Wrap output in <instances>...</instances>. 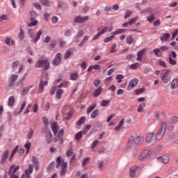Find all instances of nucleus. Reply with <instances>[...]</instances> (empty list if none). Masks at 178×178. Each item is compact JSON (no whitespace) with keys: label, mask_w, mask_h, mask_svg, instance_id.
Masks as SVG:
<instances>
[{"label":"nucleus","mask_w":178,"mask_h":178,"mask_svg":"<svg viewBox=\"0 0 178 178\" xmlns=\"http://www.w3.org/2000/svg\"><path fill=\"white\" fill-rule=\"evenodd\" d=\"M18 38L20 41H23L24 40V31L20 28L19 33L18 34Z\"/></svg>","instance_id":"c85d7f7f"},{"label":"nucleus","mask_w":178,"mask_h":178,"mask_svg":"<svg viewBox=\"0 0 178 178\" xmlns=\"http://www.w3.org/2000/svg\"><path fill=\"white\" fill-rule=\"evenodd\" d=\"M28 34L30 38H34V35H35V30L33 29H29L28 30Z\"/></svg>","instance_id":"7c9ffc66"},{"label":"nucleus","mask_w":178,"mask_h":178,"mask_svg":"<svg viewBox=\"0 0 178 178\" xmlns=\"http://www.w3.org/2000/svg\"><path fill=\"white\" fill-rule=\"evenodd\" d=\"M110 102H111V101H109V100H102L100 103V105L103 107L108 106V105H109Z\"/></svg>","instance_id":"a18cd8bd"},{"label":"nucleus","mask_w":178,"mask_h":178,"mask_svg":"<svg viewBox=\"0 0 178 178\" xmlns=\"http://www.w3.org/2000/svg\"><path fill=\"white\" fill-rule=\"evenodd\" d=\"M126 31H127V29H118L117 31L113 32L112 34H113V35H118V34H122V33H126Z\"/></svg>","instance_id":"cd10ccee"},{"label":"nucleus","mask_w":178,"mask_h":178,"mask_svg":"<svg viewBox=\"0 0 178 178\" xmlns=\"http://www.w3.org/2000/svg\"><path fill=\"white\" fill-rule=\"evenodd\" d=\"M134 145V136H131L129 138H128V142L125 146V149H130V148Z\"/></svg>","instance_id":"9b49d317"},{"label":"nucleus","mask_w":178,"mask_h":178,"mask_svg":"<svg viewBox=\"0 0 178 178\" xmlns=\"http://www.w3.org/2000/svg\"><path fill=\"white\" fill-rule=\"evenodd\" d=\"M38 24V20L33 19L31 20V22L28 24L29 27L35 26Z\"/></svg>","instance_id":"72a5a7b5"},{"label":"nucleus","mask_w":178,"mask_h":178,"mask_svg":"<svg viewBox=\"0 0 178 178\" xmlns=\"http://www.w3.org/2000/svg\"><path fill=\"white\" fill-rule=\"evenodd\" d=\"M154 19H155V15L154 13H152L150 15L147 16V21L149 23H152V22H154Z\"/></svg>","instance_id":"c03bdc74"},{"label":"nucleus","mask_w":178,"mask_h":178,"mask_svg":"<svg viewBox=\"0 0 178 178\" xmlns=\"http://www.w3.org/2000/svg\"><path fill=\"white\" fill-rule=\"evenodd\" d=\"M170 38V34L168 33L162 34V35L160 37V40L161 42L168 41Z\"/></svg>","instance_id":"412c9836"},{"label":"nucleus","mask_w":178,"mask_h":178,"mask_svg":"<svg viewBox=\"0 0 178 178\" xmlns=\"http://www.w3.org/2000/svg\"><path fill=\"white\" fill-rule=\"evenodd\" d=\"M144 91H145L144 88H141L137 89L136 90V95H140V94H142V92H144Z\"/></svg>","instance_id":"bf43d9fd"},{"label":"nucleus","mask_w":178,"mask_h":178,"mask_svg":"<svg viewBox=\"0 0 178 178\" xmlns=\"http://www.w3.org/2000/svg\"><path fill=\"white\" fill-rule=\"evenodd\" d=\"M93 84H94L95 87H98V86H99L101 84V80H99V79L95 80Z\"/></svg>","instance_id":"774afa93"},{"label":"nucleus","mask_w":178,"mask_h":178,"mask_svg":"<svg viewBox=\"0 0 178 178\" xmlns=\"http://www.w3.org/2000/svg\"><path fill=\"white\" fill-rule=\"evenodd\" d=\"M109 30V27L105 26L92 39V41H95V40H98L102 34H105L106 31H108Z\"/></svg>","instance_id":"9d476101"},{"label":"nucleus","mask_w":178,"mask_h":178,"mask_svg":"<svg viewBox=\"0 0 178 178\" xmlns=\"http://www.w3.org/2000/svg\"><path fill=\"white\" fill-rule=\"evenodd\" d=\"M24 147L26 149V154H29L30 152V148H31V143L28 142L24 145Z\"/></svg>","instance_id":"79ce46f5"},{"label":"nucleus","mask_w":178,"mask_h":178,"mask_svg":"<svg viewBox=\"0 0 178 178\" xmlns=\"http://www.w3.org/2000/svg\"><path fill=\"white\" fill-rule=\"evenodd\" d=\"M56 97L58 99H60L62 98V94H63V90L58 89L56 90Z\"/></svg>","instance_id":"2f4dec72"},{"label":"nucleus","mask_w":178,"mask_h":178,"mask_svg":"<svg viewBox=\"0 0 178 178\" xmlns=\"http://www.w3.org/2000/svg\"><path fill=\"white\" fill-rule=\"evenodd\" d=\"M40 2L43 5V6H49L51 3L49 0H40Z\"/></svg>","instance_id":"37998d69"},{"label":"nucleus","mask_w":178,"mask_h":178,"mask_svg":"<svg viewBox=\"0 0 178 178\" xmlns=\"http://www.w3.org/2000/svg\"><path fill=\"white\" fill-rule=\"evenodd\" d=\"M138 20V16H136L135 17L131 18L129 21L128 22L129 26H133L136 22Z\"/></svg>","instance_id":"c9c22d12"},{"label":"nucleus","mask_w":178,"mask_h":178,"mask_svg":"<svg viewBox=\"0 0 178 178\" xmlns=\"http://www.w3.org/2000/svg\"><path fill=\"white\" fill-rule=\"evenodd\" d=\"M144 54H145V49H143L138 53L137 60L138 62H141L143 60V56H144Z\"/></svg>","instance_id":"4be33fe9"},{"label":"nucleus","mask_w":178,"mask_h":178,"mask_svg":"<svg viewBox=\"0 0 178 178\" xmlns=\"http://www.w3.org/2000/svg\"><path fill=\"white\" fill-rule=\"evenodd\" d=\"M115 38V36L113 35L108 36V38H106L104 39V42H109V41H112L113 38Z\"/></svg>","instance_id":"680f3d73"},{"label":"nucleus","mask_w":178,"mask_h":178,"mask_svg":"<svg viewBox=\"0 0 178 178\" xmlns=\"http://www.w3.org/2000/svg\"><path fill=\"white\" fill-rule=\"evenodd\" d=\"M164 116H166V113L165 111H161L156 114V119H161V118H163Z\"/></svg>","instance_id":"e433bc0d"},{"label":"nucleus","mask_w":178,"mask_h":178,"mask_svg":"<svg viewBox=\"0 0 178 178\" xmlns=\"http://www.w3.org/2000/svg\"><path fill=\"white\" fill-rule=\"evenodd\" d=\"M32 162L33 163V165L35 166V170H38V159L35 156H32Z\"/></svg>","instance_id":"393cba45"},{"label":"nucleus","mask_w":178,"mask_h":178,"mask_svg":"<svg viewBox=\"0 0 178 178\" xmlns=\"http://www.w3.org/2000/svg\"><path fill=\"white\" fill-rule=\"evenodd\" d=\"M19 149V145H17L15 149L13 150L9 158V161H12V158H13V156H15V154L17 152V150Z\"/></svg>","instance_id":"f704fd0d"},{"label":"nucleus","mask_w":178,"mask_h":178,"mask_svg":"<svg viewBox=\"0 0 178 178\" xmlns=\"http://www.w3.org/2000/svg\"><path fill=\"white\" fill-rule=\"evenodd\" d=\"M29 15L31 16V20H33V19L37 17V13H35V11L34 10L30 11Z\"/></svg>","instance_id":"de8ad7c7"},{"label":"nucleus","mask_w":178,"mask_h":178,"mask_svg":"<svg viewBox=\"0 0 178 178\" xmlns=\"http://www.w3.org/2000/svg\"><path fill=\"white\" fill-rule=\"evenodd\" d=\"M161 127L158 130L157 133L163 134V136H165V133H166V129L168 127V123L165 121H162L161 123Z\"/></svg>","instance_id":"423d86ee"},{"label":"nucleus","mask_w":178,"mask_h":178,"mask_svg":"<svg viewBox=\"0 0 178 178\" xmlns=\"http://www.w3.org/2000/svg\"><path fill=\"white\" fill-rule=\"evenodd\" d=\"M69 86V81H65L64 82L61 83L58 86V88H66Z\"/></svg>","instance_id":"4c0bfd02"},{"label":"nucleus","mask_w":178,"mask_h":178,"mask_svg":"<svg viewBox=\"0 0 178 178\" xmlns=\"http://www.w3.org/2000/svg\"><path fill=\"white\" fill-rule=\"evenodd\" d=\"M8 106H13L15 105V96H10L8 99Z\"/></svg>","instance_id":"c756f323"},{"label":"nucleus","mask_w":178,"mask_h":178,"mask_svg":"<svg viewBox=\"0 0 178 178\" xmlns=\"http://www.w3.org/2000/svg\"><path fill=\"white\" fill-rule=\"evenodd\" d=\"M5 44H6V45H8V47H10V45H15L16 42H15V40L10 39V38H6L5 40Z\"/></svg>","instance_id":"b1692460"},{"label":"nucleus","mask_w":178,"mask_h":178,"mask_svg":"<svg viewBox=\"0 0 178 178\" xmlns=\"http://www.w3.org/2000/svg\"><path fill=\"white\" fill-rule=\"evenodd\" d=\"M20 167L19 165L16 166L15 168V165H13L10 167V173H16L17 172V170L19 169Z\"/></svg>","instance_id":"473e14b6"},{"label":"nucleus","mask_w":178,"mask_h":178,"mask_svg":"<svg viewBox=\"0 0 178 178\" xmlns=\"http://www.w3.org/2000/svg\"><path fill=\"white\" fill-rule=\"evenodd\" d=\"M8 19H9V17L6 15H3L0 16V22H3V20H8Z\"/></svg>","instance_id":"e2e57ef3"},{"label":"nucleus","mask_w":178,"mask_h":178,"mask_svg":"<svg viewBox=\"0 0 178 178\" xmlns=\"http://www.w3.org/2000/svg\"><path fill=\"white\" fill-rule=\"evenodd\" d=\"M169 63L170 65H172V66H175V65L177 64V61H176L175 59L172 58L171 56H169Z\"/></svg>","instance_id":"49530a36"},{"label":"nucleus","mask_w":178,"mask_h":178,"mask_svg":"<svg viewBox=\"0 0 178 178\" xmlns=\"http://www.w3.org/2000/svg\"><path fill=\"white\" fill-rule=\"evenodd\" d=\"M26 102H24L22 105H21V108L19 109V111L18 113H22V112H23V109H24V108H26Z\"/></svg>","instance_id":"0e129e2a"},{"label":"nucleus","mask_w":178,"mask_h":178,"mask_svg":"<svg viewBox=\"0 0 178 178\" xmlns=\"http://www.w3.org/2000/svg\"><path fill=\"white\" fill-rule=\"evenodd\" d=\"M138 66H140V63H136L134 64H131L129 67L130 69H131L132 70H136V69H137V67H138Z\"/></svg>","instance_id":"5fc2aeb1"},{"label":"nucleus","mask_w":178,"mask_h":178,"mask_svg":"<svg viewBox=\"0 0 178 178\" xmlns=\"http://www.w3.org/2000/svg\"><path fill=\"white\" fill-rule=\"evenodd\" d=\"M89 37L88 36H85L84 38L82 40V41L79 44V47H83L87 41H88Z\"/></svg>","instance_id":"8fccbe9b"},{"label":"nucleus","mask_w":178,"mask_h":178,"mask_svg":"<svg viewBox=\"0 0 178 178\" xmlns=\"http://www.w3.org/2000/svg\"><path fill=\"white\" fill-rule=\"evenodd\" d=\"M35 67H44L45 70L49 69V62L47 60H39L35 65Z\"/></svg>","instance_id":"f03ea898"},{"label":"nucleus","mask_w":178,"mask_h":178,"mask_svg":"<svg viewBox=\"0 0 178 178\" xmlns=\"http://www.w3.org/2000/svg\"><path fill=\"white\" fill-rule=\"evenodd\" d=\"M170 73H169V71L166 72L163 76H162V80L164 83V84H168V82L170 81Z\"/></svg>","instance_id":"f8f14e48"},{"label":"nucleus","mask_w":178,"mask_h":178,"mask_svg":"<svg viewBox=\"0 0 178 178\" xmlns=\"http://www.w3.org/2000/svg\"><path fill=\"white\" fill-rule=\"evenodd\" d=\"M134 144H136V145H141V144H143V143H144V138L141 136L135 137L134 136Z\"/></svg>","instance_id":"ddd939ff"},{"label":"nucleus","mask_w":178,"mask_h":178,"mask_svg":"<svg viewBox=\"0 0 178 178\" xmlns=\"http://www.w3.org/2000/svg\"><path fill=\"white\" fill-rule=\"evenodd\" d=\"M78 79H79V73L74 72L70 74V80H72L73 81H74V80H77Z\"/></svg>","instance_id":"bb28decb"},{"label":"nucleus","mask_w":178,"mask_h":178,"mask_svg":"<svg viewBox=\"0 0 178 178\" xmlns=\"http://www.w3.org/2000/svg\"><path fill=\"white\" fill-rule=\"evenodd\" d=\"M159 66H161L162 67H167L166 63L163 60H159Z\"/></svg>","instance_id":"338daca9"},{"label":"nucleus","mask_w":178,"mask_h":178,"mask_svg":"<svg viewBox=\"0 0 178 178\" xmlns=\"http://www.w3.org/2000/svg\"><path fill=\"white\" fill-rule=\"evenodd\" d=\"M65 134V130L63 129H61L59 132H57V137L54 139V143H58L59 141V144H62L63 143V138H60L62 136Z\"/></svg>","instance_id":"20e7f679"},{"label":"nucleus","mask_w":178,"mask_h":178,"mask_svg":"<svg viewBox=\"0 0 178 178\" xmlns=\"http://www.w3.org/2000/svg\"><path fill=\"white\" fill-rule=\"evenodd\" d=\"M138 84V79H134L129 82V87H131V88H134V87H136V86H137Z\"/></svg>","instance_id":"5701e85b"},{"label":"nucleus","mask_w":178,"mask_h":178,"mask_svg":"<svg viewBox=\"0 0 178 178\" xmlns=\"http://www.w3.org/2000/svg\"><path fill=\"white\" fill-rule=\"evenodd\" d=\"M155 138V134L148 133L146 136V143H152Z\"/></svg>","instance_id":"dca6fc26"},{"label":"nucleus","mask_w":178,"mask_h":178,"mask_svg":"<svg viewBox=\"0 0 178 178\" xmlns=\"http://www.w3.org/2000/svg\"><path fill=\"white\" fill-rule=\"evenodd\" d=\"M95 106H97V104H92V106H89L87 109V113H91V112L95 109Z\"/></svg>","instance_id":"3c124183"},{"label":"nucleus","mask_w":178,"mask_h":178,"mask_svg":"<svg viewBox=\"0 0 178 178\" xmlns=\"http://www.w3.org/2000/svg\"><path fill=\"white\" fill-rule=\"evenodd\" d=\"M151 154H152V152H151L150 150H143L141 154L139 156V161H144V159H147V158H148Z\"/></svg>","instance_id":"0eeeda50"},{"label":"nucleus","mask_w":178,"mask_h":178,"mask_svg":"<svg viewBox=\"0 0 178 178\" xmlns=\"http://www.w3.org/2000/svg\"><path fill=\"white\" fill-rule=\"evenodd\" d=\"M45 86H48V81H40L39 83V88H38V92L41 93L44 91V87Z\"/></svg>","instance_id":"4468645a"},{"label":"nucleus","mask_w":178,"mask_h":178,"mask_svg":"<svg viewBox=\"0 0 178 178\" xmlns=\"http://www.w3.org/2000/svg\"><path fill=\"white\" fill-rule=\"evenodd\" d=\"M115 79L118 80V83H122V81H123V79H124V76H123L122 74H118Z\"/></svg>","instance_id":"864d4df0"},{"label":"nucleus","mask_w":178,"mask_h":178,"mask_svg":"<svg viewBox=\"0 0 178 178\" xmlns=\"http://www.w3.org/2000/svg\"><path fill=\"white\" fill-rule=\"evenodd\" d=\"M170 88L171 90H176V88H178V79L176 78L173 79L170 84Z\"/></svg>","instance_id":"6ab92c4d"},{"label":"nucleus","mask_w":178,"mask_h":178,"mask_svg":"<svg viewBox=\"0 0 178 178\" xmlns=\"http://www.w3.org/2000/svg\"><path fill=\"white\" fill-rule=\"evenodd\" d=\"M57 164L56 165V168L58 169L59 166H60L61 170L60 171V176L62 177V176H65L66 175V172H67V163L65 162V161L62 160V157L58 156L56 159Z\"/></svg>","instance_id":"f257e3e1"},{"label":"nucleus","mask_w":178,"mask_h":178,"mask_svg":"<svg viewBox=\"0 0 178 178\" xmlns=\"http://www.w3.org/2000/svg\"><path fill=\"white\" fill-rule=\"evenodd\" d=\"M60 62H62V54L60 53H58L55 56L54 59L52 61V64L54 66H58L60 65Z\"/></svg>","instance_id":"39448f33"},{"label":"nucleus","mask_w":178,"mask_h":178,"mask_svg":"<svg viewBox=\"0 0 178 178\" xmlns=\"http://www.w3.org/2000/svg\"><path fill=\"white\" fill-rule=\"evenodd\" d=\"M144 105H145V104H140L138 107V112L139 113H143L144 112Z\"/></svg>","instance_id":"603ef678"},{"label":"nucleus","mask_w":178,"mask_h":178,"mask_svg":"<svg viewBox=\"0 0 178 178\" xmlns=\"http://www.w3.org/2000/svg\"><path fill=\"white\" fill-rule=\"evenodd\" d=\"M84 122H86V118L85 117L81 118L79 119V120L78 121L79 126H81V124H83V123H84Z\"/></svg>","instance_id":"052dcab7"},{"label":"nucleus","mask_w":178,"mask_h":178,"mask_svg":"<svg viewBox=\"0 0 178 178\" xmlns=\"http://www.w3.org/2000/svg\"><path fill=\"white\" fill-rule=\"evenodd\" d=\"M133 41H134L133 35H129L127 37V44H133Z\"/></svg>","instance_id":"09e8293b"},{"label":"nucleus","mask_w":178,"mask_h":178,"mask_svg":"<svg viewBox=\"0 0 178 178\" xmlns=\"http://www.w3.org/2000/svg\"><path fill=\"white\" fill-rule=\"evenodd\" d=\"M42 35V31L41 30L38 31L37 33L36 37L31 40V42H33V44H37V42H38V40L41 38Z\"/></svg>","instance_id":"2eb2a0df"},{"label":"nucleus","mask_w":178,"mask_h":178,"mask_svg":"<svg viewBox=\"0 0 178 178\" xmlns=\"http://www.w3.org/2000/svg\"><path fill=\"white\" fill-rule=\"evenodd\" d=\"M101 94H102V88H101V86H99L98 88L95 89L93 91V97L95 98H97V97H99Z\"/></svg>","instance_id":"a211bd4d"},{"label":"nucleus","mask_w":178,"mask_h":178,"mask_svg":"<svg viewBox=\"0 0 178 178\" xmlns=\"http://www.w3.org/2000/svg\"><path fill=\"white\" fill-rule=\"evenodd\" d=\"M162 137H163V135L162 134H159V132L156 133V141H159V140H161Z\"/></svg>","instance_id":"13d9d810"},{"label":"nucleus","mask_w":178,"mask_h":178,"mask_svg":"<svg viewBox=\"0 0 178 178\" xmlns=\"http://www.w3.org/2000/svg\"><path fill=\"white\" fill-rule=\"evenodd\" d=\"M159 162H161L162 163H169V156H163L161 157H158Z\"/></svg>","instance_id":"aec40b11"},{"label":"nucleus","mask_w":178,"mask_h":178,"mask_svg":"<svg viewBox=\"0 0 178 178\" xmlns=\"http://www.w3.org/2000/svg\"><path fill=\"white\" fill-rule=\"evenodd\" d=\"M132 13H133V12H131V11H130L129 10H127L125 15L124 16V17L125 19H127V18H129V17H130L131 16Z\"/></svg>","instance_id":"4d7b16f0"},{"label":"nucleus","mask_w":178,"mask_h":178,"mask_svg":"<svg viewBox=\"0 0 178 178\" xmlns=\"http://www.w3.org/2000/svg\"><path fill=\"white\" fill-rule=\"evenodd\" d=\"M147 12H149L150 13H154V10L151 8H145L143 10H140V14L147 13Z\"/></svg>","instance_id":"ea45409f"},{"label":"nucleus","mask_w":178,"mask_h":178,"mask_svg":"<svg viewBox=\"0 0 178 178\" xmlns=\"http://www.w3.org/2000/svg\"><path fill=\"white\" fill-rule=\"evenodd\" d=\"M8 158H9V150H6L1 156V159L0 161L1 165H5Z\"/></svg>","instance_id":"1a4fd4ad"},{"label":"nucleus","mask_w":178,"mask_h":178,"mask_svg":"<svg viewBox=\"0 0 178 178\" xmlns=\"http://www.w3.org/2000/svg\"><path fill=\"white\" fill-rule=\"evenodd\" d=\"M99 113V111L98 109H96L93 112H92L90 115V118H92V119H95V118L98 116Z\"/></svg>","instance_id":"58836bf2"},{"label":"nucleus","mask_w":178,"mask_h":178,"mask_svg":"<svg viewBox=\"0 0 178 178\" xmlns=\"http://www.w3.org/2000/svg\"><path fill=\"white\" fill-rule=\"evenodd\" d=\"M17 79H19V75L13 74L10 77V81H8V83L7 84V88H12L15 86V83L17 81Z\"/></svg>","instance_id":"7ed1b4c3"},{"label":"nucleus","mask_w":178,"mask_h":178,"mask_svg":"<svg viewBox=\"0 0 178 178\" xmlns=\"http://www.w3.org/2000/svg\"><path fill=\"white\" fill-rule=\"evenodd\" d=\"M51 130L54 136H56L58 134L59 127L58 126V124L56 122L51 123Z\"/></svg>","instance_id":"f3484780"},{"label":"nucleus","mask_w":178,"mask_h":178,"mask_svg":"<svg viewBox=\"0 0 178 178\" xmlns=\"http://www.w3.org/2000/svg\"><path fill=\"white\" fill-rule=\"evenodd\" d=\"M34 86H30L29 87L24 88L22 91V95L24 97V95H26L29 93V91H30V88H33Z\"/></svg>","instance_id":"a878e982"},{"label":"nucleus","mask_w":178,"mask_h":178,"mask_svg":"<svg viewBox=\"0 0 178 178\" xmlns=\"http://www.w3.org/2000/svg\"><path fill=\"white\" fill-rule=\"evenodd\" d=\"M81 137H83V132L82 131H79V133H77L75 135V138H76V140H77V141H79L80 140V138H81Z\"/></svg>","instance_id":"6e6d98bb"},{"label":"nucleus","mask_w":178,"mask_h":178,"mask_svg":"<svg viewBox=\"0 0 178 178\" xmlns=\"http://www.w3.org/2000/svg\"><path fill=\"white\" fill-rule=\"evenodd\" d=\"M19 61H14L12 63V68L13 69H16V67H17V66H19Z\"/></svg>","instance_id":"69168bd1"},{"label":"nucleus","mask_w":178,"mask_h":178,"mask_svg":"<svg viewBox=\"0 0 178 178\" xmlns=\"http://www.w3.org/2000/svg\"><path fill=\"white\" fill-rule=\"evenodd\" d=\"M88 19H90L88 16H77L74 19V23H84V22H87Z\"/></svg>","instance_id":"6e6552de"},{"label":"nucleus","mask_w":178,"mask_h":178,"mask_svg":"<svg viewBox=\"0 0 178 178\" xmlns=\"http://www.w3.org/2000/svg\"><path fill=\"white\" fill-rule=\"evenodd\" d=\"M47 143L48 144H49V143L52 141V133L51 132V131H47Z\"/></svg>","instance_id":"a19ab883"}]
</instances>
